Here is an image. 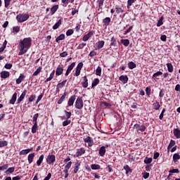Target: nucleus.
Instances as JSON below:
<instances>
[{
    "label": "nucleus",
    "instance_id": "nucleus-10",
    "mask_svg": "<svg viewBox=\"0 0 180 180\" xmlns=\"http://www.w3.org/2000/svg\"><path fill=\"white\" fill-rule=\"evenodd\" d=\"M0 75H1V78L6 79V78H9V75H11V73H9V72L8 71H2L0 73Z\"/></svg>",
    "mask_w": 180,
    "mask_h": 180
},
{
    "label": "nucleus",
    "instance_id": "nucleus-32",
    "mask_svg": "<svg viewBox=\"0 0 180 180\" xmlns=\"http://www.w3.org/2000/svg\"><path fill=\"white\" fill-rule=\"evenodd\" d=\"M23 79H25V75L21 74L20 76H19V78H18L16 79V84H20V82H22V81H23Z\"/></svg>",
    "mask_w": 180,
    "mask_h": 180
},
{
    "label": "nucleus",
    "instance_id": "nucleus-36",
    "mask_svg": "<svg viewBox=\"0 0 180 180\" xmlns=\"http://www.w3.org/2000/svg\"><path fill=\"white\" fill-rule=\"evenodd\" d=\"M167 67L169 72H172V71H174V66H172V63H167Z\"/></svg>",
    "mask_w": 180,
    "mask_h": 180
},
{
    "label": "nucleus",
    "instance_id": "nucleus-23",
    "mask_svg": "<svg viewBox=\"0 0 180 180\" xmlns=\"http://www.w3.org/2000/svg\"><path fill=\"white\" fill-rule=\"evenodd\" d=\"M173 134H174L175 137H176L177 139H180V130L179 129H174L173 130Z\"/></svg>",
    "mask_w": 180,
    "mask_h": 180
},
{
    "label": "nucleus",
    "instance_id": "nucleus-20",
    "mask_svg": "<svg viewBox=\"0 0 180 180\" xmlns=\"http://www.w3.org/2000/svg\"><path fill=\"white\" fill-rule=\"evenodd\" d=\"M32 150H33V148L22 150L20 152V155H26V154H29Z\"/></svg>",
    "mask_w": 180,
    "mask_h": 180
},
{
    "label": "nucleus",
    "instance_id": "nucleus-49",
    "mask_svg": "<svg viewBox=\"0 0 180 180\" xmlns=\"http://www.w3.org/2000/svg\"><path fill=\"white\" fill-rule=\"evenodd\" d=\"M75 67V62H73L71 63L70 65L68 66V70L69 71H72V70L74 69Z\"/></svg>",
    "mask_w": 180,
    "mask_h": 180
},
{
    "label": "nucleus",
    "instance_id": "nucleus-14",
    "mask_svg": "<svg viewBox=\"0 0 180 180\" xmlns=\"http://www.w3.org/2000/svg\"><path fill=\"white\" fill-rule=\"evenodd\" d=\"M75 102V96H72L68 100V106H72Z\"/></svg>",
    "mask_w": 180,
    "mask_h": 180
},
{
    "label": "nucleus",
    "instance_id": "nucleus-31",
    "mask_svg": "<svg viewBox=\"0 0 180 180\" xmlns=\"http://www.w3.org/2000/svg\"><path fill=\"white\" fill-rule=\"evenodd\" d=\"M96 75H98V77L102 75V68H101V66H98L96 70Z\"/></svg>",
    "mask_w": 180,
    "mask_h": 180
},
{
    "label": "nucleus",
    "instance_id": "nucleus-5",
    "mask_svg": "<svg viewBox=\"0 0 180 180\" xmlns=\"http://www.w3.org/2000/svg\"><path fill=\"white\" fill-rule=\"evenodd\" d=\"M134 129H136V131H137V133H140V131L141 133H143V131H146V126L144 125L135 124L134 126Z\"/></svg>",
    "mask_w": 180,
    "mask_h": 180
},
{
    "label": "nucleus",
    "instance_id": "nucleus-53",
    "mask_svg": "<svg viewBox=\"0 0 180 180\" xmlns=\"http://www.w3.org/2000/svg\"><path fill=\"white\" fill-rule=\"evenodd\" d=\"M8 167L9 166L8 164L4 165L3 166H0V171H5V169H8Z\"/></svg>",
    "mask_w": 180,
    "mask_h": 180
},
{
    "label": "nucleus",
    "instance_id": "nucleus-42",
    "mask_svg": "<svg viewBox=\"0 0 180 180\" xmlns=\"http://www.w3.org/2000/svg\"><path fill=\"white\" fill-rule=\"evenodd\" d=\"M38 126L37 124H34V125L32 127V133L34 134L36 131H37Z\"/></svg>",
    "mask_w": 180,
    "mask_h": 180
},
{
    "label": "nucleus",
    "instance_id": "nucleus-11",
    "mask_svg": "<svg viewBox=\"0 0 180 180\" xmlns=\"http://www.w3.org/2000/svg\"><path fill=\"white\" fill-rule=\"evenodd\" d=\"M16 99H18V93L15 92L13 94V96L10 100V103L11 105H15V102H16Z\"/></svg>",
    "mask_w": 180,
    "mask_h": 180
},
{
    "label": "nucleus",
    "instance_id": "nucleus-1",
    "mask_svg": "<svg viewBox=\"0 0 180 180\" xmlns=\"http://www.w3.org/2000/svg\"><path fill=\"white\" fill-rule=\"evenodd\" d=\"M30 46H32V38H25L23 40L20 41L19 47L20 51L18 56H23L25 53H27Z\"/></svg>",
    "mask_w": 180,
    "mask_h": 180
},
{
    "label": "nucleus",
    "instance_id": "nucleus-57",
    "mask_svg": "<svg viewBox=\"0 0 180 180\" xmlns=\"http://www.w3.org/2000/svg\"><path fill=\"white\" fill-rule=\"evenodd\" d=\"M134 4V0H128L127 1V8L128 9Z\"/></svg>",
    "mask_w": 180,
    "mask_h": 180
},
{
    "label": "nucleus",
    "instance_id": "nucleus-46",
    "mask_svg": "<svg viewBox=\"0 0 180 180\" xmlns=\"http://www.w3.org/2000/svg\"><path fill=\"white\" fill-rule=\"evenodd\" d=\"M144 162H145V164H151V162H153V158H146L144 160Z\"/></svg>",
    "mask_w": 180,
    "mask_h": 180
},
{
    "label": "nucleus",
    "instance_id": "nucleus-25",
    "mask_svg": "<svg viewBox=\"0 0 180 180\" xmlns=\"http://www.w3.org/2000/svg\"><path fill=\"white\" fill-rule=\"evenodd\" d=\"M54 74H56V70H53L51 73L50 74L49 77H48L46 80L45 82H49V81H51L53 78H54Z\"/></svg>",
    "mask_w": 180,
    "mask_h": 180
},
{
    "label": "nucleus",
    "instance_id": "nucleus-48",
    "mask_svg": "<svg viewBox=\"0 0 180 180\" xmlns=\"http://www.w3.org/2000/svg\"><path fill=\"white\" fill-rule=\"evenodd\" d=\"M124 169L126 171V174H129V172H131V169H130V167L129 165L124 166Z\"/></svg>",
    "mask_w": 180,
    "mask_h": 180
},
{
    "label": "nucleus",
    "instance_id": "nucleus-54",
    "mask_svg": "<svg viewBox=\"0 0 180 180\" xmlns=\"http://www.w3.org/2000/svg\"><path fill=\"white\" fill-rule=\"evenodd\" d=\"M85 46H86V43H82V44H79V46H77V50H82V49H84V47H85Z\"/></svg>",
    "mask_w": 180,
    "mask_h": 180
},
{
    "label": "nucleus",
    "instance_id": "nucleus-34",
    "mask_svg": "<svg viewBox=\"0 0 180 180\" xmlns=\"http://www.w3.org/2000/svg\"><path fill=\"white\" fill-rule=\"evenodd\" d=\"M64 39H65V35L64 34H61L60 36H58L56 39V41L57 43H58V41H61V40H64Z\"/></svg>",
    "mask_w": 180,
    "mask_h": 180
},
{
    "label": "nucleus",
    "instance_id": "nucleus-47",
    "mask_svg": "<svg viewBox=\"0 0 180 180\" xmlns=\"http://www.w3.org/2000/svg\"><path fill=\"white\" fill-rule=\"evenodd\" d=\"M98 84H99V79H95L91 84L92 88H94V86H96Z\"/></svg>",
    "mask_w": 180,
    "mask_h": 180
},
{
    "label": "nucleus",
    "instance_id": "nucleus-17",
    "mask_svg": "<svg viewBox=\"0 0 180 180\" xmlns=\"http://www.w3.org/2000/svg\"><path fill=\"white\" fill-rule=\"evenodd\" d=\"M84 143H87L89 146H92L94 141H92V138L91 136H87L84 139Z\"/></svg>",
    "mask_w": 180,
    "mask_h": 180
},
{
    "label": "nucleus",
    "instance_id": "nucleus-64",
    "mask_svg": "<svg viewBox=\"0 0 180 180\" xmlns=\"http://www.w3.org/2000/svg\"><path fill=\"white\" fill-rule=\"evenodd\" d=\"M6 70H11L12 68V63H6L4 66Z\"/></svg>",
    "mask_w": 180,
    "mask_h": 180
},
{
    "label": "nucleus",
    "instance_id": "nucleus-62",
    "mask_svg": "<svg viewBox=\"0 0 180 180\" xmlns=\"http://www.w3.org/2000/svg\"><path fill=\"white\" fill-rule=\"evenodd\" d=\"M73 34H74V30H68L66 32V36H71Z\"/></svg>",
    "mask_w": 180,
    "mask_h": 180
},
{
    "label": "nucleus",
    "instance_id": "nucleus-19",
    "mask_svg": "<svg viewBox=\"0 0 180 180\" xmlns=\"http://www.w3.org/2000/svg\"><path fill=\"white\" fill-rule=\"evenodd\" d=\"M77 157H81L83 154H85V149L84 148H81L80 149H78L77 153Z\"/></svg>",
    "mask_w": 180,
    "mask_h": 180
},
{
    "label": "nucleus",
    "instance_id": "nucleus-21",
    "mask_svg": "<svg viewBox=\"0 0 180 180\" xmlns=\"http://www.w3.org/2000/svg\"><path fill=\"white\" fill-rule=\"evenodd\" d=\"M58 11V5H55L51 8V15H54Z\"/></svg>",
    "mask_w": 180,
    "mask_h": 180
},
{
    "label": "nucleus",
    "instance_id": "nucleus-24",
    "mask_svg": "<svg viewBox=\"0 0 180 180\" xmlns=\"http://www.w3.org/2000/svg\"><path fill=\"white\" fill-rule=\"evenodd\" d=\"M34 158V153H30V155H28V162L29 164H32V162H33V160Z\"/></svg>",
    "mask_w": 180,
    "mask_h": 180
},
{
    "label": "nucleus",
    "instance_id": "nucleus-45",
    "mask_svg": "<svg viewBox=\"0 0 180 180\" xmlns=\"http://www.w3.org/2000/svg\"><path fill=\"white\" fill-rule=\"evenodd\" d=\"M115 11L117 13H123L124 11L122 8L119 7L118 6H115Z\"/></svg>",
    "mask_w": 180,
    "mask_h": 180
},
{
    "label": "nucleus",
    "instance_id": "nucleus-4",
    "mask_svg": "<svg viewBox=\"0 0 180 180\" xmlns=\"http://www.w3.org/2000/svg\"><path fill=\"white\" fill-rule=\"evenodd\" d=\"M46 162L49 165H53L56 162V155H49L46 158Z\"/></svg>",
    "mask_w": 180,
    "mask_h": 180
},
{
    "label": "nucleus",
    "instance_id": "nucleus-55",
    "mask_svg": "<svg viewBox=\"0 0 180 180\" xmlns=\"http://www.w3.org/2000/svg\"><path fill=\"white\" fill-rule=\"evenodd\" d=\"M15 172V167H9L6 172H7V174H12L13 172Z\"/></svg>",
    "mask_w": 180,
    "mask_h": 180
},
{
    "label": "nucleus",
    "instance_id": "nucleus-16",
    "mask_svg": "<svg viewBox=\"0 0 180 180\" xmlns=\"http://www.w3.org/2000/svg\"><path fill=\"white\" fill-rule=\"evenodd\" d=\"M161 108V105H160V103L158 101H155L153 104V108L155 110H160V108Z\"/></svg>",
    "mask_w": 180,
    "mask_h": 180
},
{
    "label": "nucleus",
    "instance_id": "nucleus-9",
    "mask_svg": "<svg viewBox=\"0 0 180 180\" xmlns=\"http://www.w3.org/2000/svg\"><path fill=\"white\" fill-rule=\"evenodd\" d=\"M63 72H64V68H61L60 66H58L56 70V75L57 77H60V75H61Z\"/></svg>",
    "mask_w": 180,
    "mask_h": 180
},
{
    "label": "nucleus",
    "instance_id": "nucleus-63",
    "mask_svg": "<svg viewBox=\"0 0 180 180\" xmlns=\"http://www.w3.org/2000/svg\"><path fill=\"white\" fill-rule=\"evenodd\" d=\"M71 165H72V162H69L67 163V165L65 166V168L66 169H70L71 168Z\"/></svg>",
    "mask_w": 180,
    "mask_h": 180
},
{
    "label": "nucleus",
    "instance_id": "nucleus-33",
    "mask_svg": "<svg viewBox=\"0 0 180 180\" xmlns=\"http://www.w3.org/2000/svg\"><path fill=\"white\" fill-rule=\"evenodd\" d=\"M172 174H179V169H173L169 171V175L171 176L172 175Z\"/></svg>",
    "mask_w": 180,
    "mask_h": 180
},
{
    "label": "nucleus",
    "instance_id": "nucleus-37",
    "mask_svg": "<svg viewBox=\"0 0 180 180\" xmlns=\"http://www.w3.org/2000/svg\"><path fill=\"white\" fill-rule=\"evenodd\" d=\"M37 119H39V113H36L34 115V117L32 118V122L34 124H37Z\"/></svg>",
    "mask_w": 180,
    "mask_h": 180
},
{
    "label": "nucleus",
    "instance_id": "nucleus-43",
    "mask_svg": "<svg viewBox=\"0 0 180 180\" xmlns=\"http://www.w3.org/2000/svg\"><path fill=\"white\" fill-rule=\"evenodd\" d=\"M175 146V141L171 140L169 146H167V150H169L170 148H172Z\"/></svg>",
    "mask_w": 180,
    "mask_h": 180
},
{
    "label": "nucleus",
    "instance_id": "nucleus-29",
    "mask_svg": "<svg viewBox=\"0 0 180 180\" xmlns=\"http://www.w3.org/2000/svg\"><path fill=\"white\" fill-rule=\"evenodd\" d=\"M178 160H180L179 153H174L173 155V161H174V162H177Z\"/></svg>",
    "mask_w": 180,
    "mask_h": 180
},
{
    "label": "nucleus",
    "instance_id": "nucleus-6",
    "mask_svg": "<svg viewBox=\"0 0 180 180\" xmlns=\"http://www.w3.org/2000/svg\"><path fill=\"white\" fill-rule=\"evenodd\" d=\"M105 46V41H99L96 42V50H101Z\"/></svg>",
    "mask_w": 180,
    "mask_h": 180
},
{
    "label": "nucleus",
    "instance_id": "nucleus-50",
    "mask_svg": "<svg viewBox=\"0 0 180 180\" xmlns=\"http://www.w3.org/2000/svg\"><path fill=\"white\" fill-rule=\"evenodd\" d=\"M6 146H8V141H0V147H6Z\"/></svg>",
    "mask_w": 180,
    "mask_h": 180
},
{
    "label": "nucleus",
    "instance_id": "nucleus-40",
    "mask_svg": "<svg viewBox=\"0 0 180 180\" xmlns=\"http://www.w3.org/2000/svg\"><path fill=\"white\" fill-rule=\"evenodd\" d=\"M103 23H104V25H107V26L109 25V23H110V18L109 17L105 18L103 20Z\"/></svg>",
    "mask_w": 180,
    "mask_h": 180
},
{
    "label": "nucleus",
    "instance_id": "nucleus-8",
    "mask_svg": "<svg viewBox=\"0 0 180 180\" xmlns=\"http://www.w3.org/2000/svg\"><path fill=\"white\" fill-rule=\"evenodd\" d=\"M26 94H27V91L24 90L20 96L17 100V103H20L23 99H25V96H26Z\"/></svg>",
    "mask_w": 180,
    "mask_h": 180
},
{
    "label": "nucleus",
    "instance_id": "nucleus-3",
    "mask_svg": "<svg viewBox=\"0 0 180 180\" xmlns=\"http://www.w3.org/2000/svg\"><path fill=\"white\" fill-rule=\"evenodd\" d=\"M75 108L76 109L79 110H81L82 108H84V101L80 97H78L75 101Z\"/></svg>",
    "mask_w": 180,
    "mask_h": 180
},
{
    "label": "nucleus",
    "instance_id": "nucleus-2",
    "mask_svg": "<svg viewBox=\"0 0 180 180\" xmlns=\"http://www.w3.org/2000/svg\"><path fill=\"white\" fill-rule=\"evenodd\" d=\"M30 17L29 13L19 14L16 16V20L18 23H23V22H26Z\"/></svg>",
    "mask_w": 180,
    "mask_h": 180
},
{
    "label": "nucleus",
    "instance_id": "nucleus-27",
    "mask_svg": "<svg viewBox=\"0 0 180 180\" xmlns=\"http://www.w3.org/2000/svg\"><path fill=\"white\" fill-rule=\"evenodd\" d=\"M65 96H67L66 92H65L63 95L60 97V98L58 100V105H61L63 102H64V99H65Z\"/></svg>",
    "mask_w": 180,
    "mask_h": 180
},
{
    "label": "nucleus",
    "instance_id": "nucleus-61",
    "mask_svg": "<svg viewBox=\"0 0 180 180\" xmlns=\"http://www.w3.org/2000/svg\"><path fill=\"white\" fill-rule=\"evenodd\" d=\"M36 99L35 95H31L30 98H28L29 102H33Z\"/></svg>",
    "mask_w": 180,
    "mask_h": 180
},
{
    "label": "nucleus",
    "instance_id": "nucleus-59",
    "mask_svg": "<svg viewBox=\"0 0 180 180\" xmlns=\"http://www.w3.org/2000/svg\"><path fill=\"white\" fill-rule=\"evenodd\" d=\"M160 75H162V72L159 71L153 74V77L156 78V77H160Z\"/></svg>",
    "mask_w": 180,
    "mask_h": 180
},
{
    "label": "nucleus",
    "instance_id": "nucleus-7",
    "mask_svg": "<svg viewBox=\"0 0 180 180\" xmlns=\"http://www.w3.org/2000/svg\"><path fill=\"white\" fill-rule=\"evenodd\" d=\"M91 36H94V32H89L87 34H85L82 38L83 41H88Z\"/></svg>",
    "mask_w": 180,
    "mask_h": 180
},
{
    "label": "nucleus",
    "instance_id": "nucleus-22",
    "mask_svg": "<svg viewBox=\"0 0 180 180\" xmlns=\"http://www.w3.org/2000/svg\"><path fill=\"white\" fill-rule=\"evenodd\" d=\"M106 147L102 146L99 150V154L101 157H103L105 155V153H106Z\"/></svg>",
    "mask_w": 180,
    "mask_h": 180
},
{
    "label": "nucleus",
    "instance_id": "nucleus-44",
    "mask_svg": "<svg viewBox=\"0 0 180 180\" xmlns=\"http://www.w3.org/2000/svg\"><path fill=\"white\" fill-rule=\"evenodd\" d=\"M40 72H41V68H38L37 69V70L33 73V76L34 77H36L37 75H39V74H40Z\"/></svg>",
    "mask_w": 180,
    "mask_h": 180
},
{
    "label": "nucleus",
    "instance_id": "nucleus-60",
    "mask_svg": "<svg viewBox=\"0 0 180 180\" xmlns=\"http://www.w3.org/2000/svg\"><path fill=\"white\" fill-rule=\"evenodd\" d=\"M12 0H4V4H5V8H8L9 5H11V2Z\"/></svg>",
    "mask_w": 180,
    "mask_h": 180
},
{
    "label": "nucleus",
    "instance_id": "nucleus-30",
    "mask_svg": "<svg viewBox=\"0 0 180 180\" xmlns=\"http://www.w3.org/2000/svg\"><path fill=\"white\" fill-rule=\"evenodd\" d=\"M19 32H20V27L15 26L13 27L12 33H14V34H16V33H19Z\"/></svg>",
    "mask_w": 180,
    "mask_h": 180
},
{
    "label": "nucleus",
    "instance_id": "nucleus-18",
    "mask_svg": "<svg viewBox=\"0 0 180 180\" xmlns=\"http://www.w3.org/2000/svg\"><path fill=\"white\" fill-rule=\"evenodd\" d=\"M82 85L83 88H88V79L86 78V76H84L83 77V82H82Z\"/></svg>",
    "mask_w": 180,
    "mask_h": 180
},
{
    "label": "nucleus",
    "instance_id": "nucleus-52",
    "mask_svg": "<svg viewBox=\"0 0 180 180\" xmlns=\"http://www.w3.org/2000/svg\"><path fill=\"white\" fill-rule=\"evenodd\" d=\"M68 124H71V121L68 119H67L65 121L63 122V127L68 126Z\"/></svg>",
    "mask_w": 180,
    "mask_h": 180
},
{
    "label": "nucleus",
    "instance_id": "nucleus-26",
    "mask_svg": "<svg viewBox=\"0 0 180 180\" xmlns=\"http://www.w3.org/2000/svg\"><path fill=\"white\" fill-rule=\"evenodd\" d=\"M43 160H44V155H41L39 160L37 161V165H38V167H40V165H41Z\"/></svg>",
    "mask_w": 180,
    "mask_h": 180
},
{
    "label": "nucleus",
    "instance_id": "nucleus-15",
    "mask_svg": "<svg viewBox=\"0 0 180 180\" xmlns=\"http://www.w3.org/2000/svg\"><path fill=\"white\" fill-rule=\"evenodd\" d=\"M79 167H81V163L79 162H77L75 164V168L73 170L74 174H77V172H78L79 170Z\"/></svg>",
    "mask_w": 180,
    "mask_h": 180
},
{
    "label": "nucleus",
    "instance_id": "nucleus-39",
    "mask_svg": "<svg viewBox=\"0 0 180 180\" xmlns=\"http://www.w3.org/2000/svg\"><path fill=\"white\" fill-rule=\"evenodd\" d=\"M117 44V42L116 41V39L115 38V37H112L111 38L110 46H113L114 47H115Z\"/></svg>",
    "mask_w": 180,
    "mask_h": 180
},
{
    "label": "nucleus",
    "instance_id": "nucleus-58",
    "mask_svg": "<svg viewBox=\"0 0 180 180\" xmlns=\"http://www.w3.org/2000/svg\"><path fill=\"white\" fill-rule=\"evenodd\" d=\"M64 112L65 113L66 119H70L71 118V112H68L67 110H65Z\"/></svg>",
    "mask_w": 180,
    "mask_h": 180
},
{
    "label": "nucleus",
    "instance_id": "nucleus-56",
    "mask_svg": "<svg viewBox=\"0 0 180 180\" xmlns=\"http://www.w3.org/2000/svg\"><path fill=\"white\" fill-rule=\"evenodd\" d=\"M164 113H165V108H163L160 116H159V119L160 120H162V119L164 118Z\"/></svg>",
    "mask_w": 180,
    "mask_h": 180
},
{
    "label": "nucleus",
    "instance_id": "nucleus-35",
    "mask_svg": "<svg viewBox=\"0 0 180 180\" xmlns=\"http://www.w3.org/2000/svg\"><path fill=\"white\" fill-rule=\"evenodd\" d=\"M121 43L122 44H124L125 47H127V46L130 44V41L129 39H122Z\"/></svg>",
    "mask_w": 180,
    "mask_h": 180
},
{
    "label": "nucleus",
    "instance_id": "nucleus-28",
    "mask_svg": "<svg viewBox=\"0 0 180 180\" xmlns=\"http://www.w3.org/2000/svg\"><path fill=\"white\" fill-rule=\"evenodd\" d=\"M136 67H137V65L134 62L131 61L128 63V68L129 70H134V68H136Z\"/></svg>",
    "mask_w": 180,
    "mask_h": 180
},
{
    "label": "nucleus",
    "instance_id": "nucleus-13",
    "mask_svg": "<svg viewBox=\"0 0 180 180\" xmlns=\"http://www.w3.org/2000/svg\"><path fill=\"white\" fill-rule=\"evenodd\" d=\"M61 23H63V20H58V21L53 26L52 29L53 30H57V29L61 26Z\"/></svg>",
    "mask_w": 180,
    "mask_h": 180
},
{
    "label": "nucleus",
    "instance_id": "nucleus-41",
    "mask_svg": "<svg viewBox=\"0 0 180 180\" xmlns=\"http://www.w3.org/2000/svg\"><path fill=\"white\" fill-rule=\"evenodd\" d=\"M91 169H101V165L93 164L91 165Z\"/></svg>",
    "mask_w": 180,
    "mask_h": 180
},
{
    "label": "nucleus",
    "instance_id": "nucleus-51",
    "mask_svg": "<svg viewBox=\"0 0 180 180\" xmlns=\"http://www.w3.org/2000/svg\"><path fill=\"white\" fill-rule=\"evenodd\" d=\"M146 93L147 96H150L151 95V88L146 87Z\"/></svg>",
    "mask_w": 180,
    "mask_h": 180
},
{
    "label": "nucleus",
    "instance_id": "nucleus-38",
    "mask_svg": "<svg viewBox=\"0 0 180 180\" xmlns=\"http://www.w3.org/2000/svg\"><path fill=\"white\" fill-rule=\"evenodd\" d=\"M65 82H67V79L63 81L62 82L58 84L57 88H63V86H65Z\"/></svg>",
    "mask_w": 180,
    "mask_h": 180
},
{
    "label": "nucleus",
    "instance_id": "nucleus-12",
    "mask_svg": "<svg viewBox=\"0 0 180 180\" xmlns=\"http://www.w3.org/2000/svg\"><path fill=\"white\" fill-rule=\"evenodd\" d=\"M120 81L123 82V84H127V81H129V77L127 75H122L119 77Z\"/></svg>",
    "mask_w": 180,
    "mask_h": 180
}]
</instances>
